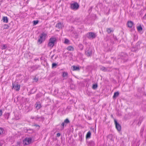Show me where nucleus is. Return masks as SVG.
Returning <instances> with one entry per match:
<instances>
[{
    "label": "nucleus",
    "mask_w": 146,
    "mask_h": 146,
    "mask_svg": "<svg viewBox=\"0 0 146 146\" xmlns=\"http://www.w3.org/2000/svg\"><path fill=\"white\" fill-rule=\"evenodd\" d=\"M92 53L91 49L90 48H89L86 52V54L87 56H91L92 55Z\"/></svg>",
    "instance_id": "nucleus-9"
},
{
    "label": "nucleus",
    "mask_w": 146,
    "mask_h": 146,
    "mask_svg": "<svg viewBox=\"0 0 146 146\" xmlns=\"http://www.w3.org/2000/svg\"><path fill=\"white\" fill-rule=\"evenodd\" d=\"M106 31L108 33H110L112 31V30L110 28L107 29Z\"/></svg>",
    "instance_id": "nucleus-21"
},
{
    "label": "nucleus",
    "mask_w": 146,
    "mask_h": 146,
    "mask_svg": "<svg viewBox=\"0 0 146 146\" xmlns=\"http://www.w3.org/2000/svg\"><path fill=\"white\" fill-rule=\"evenodd\" d=\"M2 144H1L0 143V146H2Z\"/></svg>",
    "instance_id": "nucleus-34"
},
{
    "label": "nucleus",
    "mask_w": 146,
    "mask_h": 146,
    "mask_svg": "<svg viewBox=\"0 0 146 146\" xmlns=\"http://www.w3.org/2000/svg\"><path fill=\"white\" fill-rule=\"evenodd\" d=\"M67 49L69 51H73L74 48L72 46H70L67 48Z\"/></svg>",
    "instance_id": "nucleus-19"
},
{
    "label": "nucleus",
    "mask_w": 146,
    "mask_h": 146,
    "mask_svg": "<svg viewBox=\"0 0 146 146\" xmlns=\"http://www.w3.org/2000/svg\"><path fill=\"white\" fill-rule=\"evenodd\" d=\"M69 40L67 39H65L64 41V43L66 44H68L69 43Z\"/></svg>",
    "instance_id": "nucleus-22"
},
{
    "label": "nucleus",
    "mask_w": 146,
    "mask_h": 146,
    "mask_svg": "<svg viewBox=\"0 0 146 146\" xmlns=\"http://www.w3.org/2000/svg\"><path fill=\"white\" fill-rule=\"evenodd\" d=\"M80 70V68L79 67L76 66H73V70Z\"/></svg>",
    "instance_id": "nucleus-16"
},
{
    "label": "nucleus",
    "mask_w": 146,
    "mask_h": 146,
    "mask_svg": "<svg viewBox=\"0 0 146 146\" xmlns=\"http://www.w3.org/2000/svg\"><path fill=\"white\" fill-rule=\"evenodd\" d=\"M80 138H82V136L81 137H80Z\"/></svg>",
    "instance_id": "nucleus-35"
},
{
    "label": "nucleus",
    "mask_w": 146,
    "mask_h": 146,
    "mask_svg": "<svg viewBox=\"0 0 146 146\" xmlns=\"http://www.w3.org/2000/svg\"><path fill=\"white\" fill-rule=\"evenodd\" d=\"M56 40V39L55 37H51L50 38L49 40V42L48 44V46L51 48H52L54 45Z\"/></svg>",
    "instance_id": "nucleus-1"
},
{
    "label": "nucleus",
    "mask_w": 146,
    "mask_h": 146,
    "mask_svg": "<svg viewBox=\"0 0 146 146\" xmlns=\"http://www.w3.org/2000/svg\"><path fill=\"white\" fill-rule=\"evenodd\" d=\"M13 88L15 90L18 91L19 90L20 87V85L18 84H15L13 83L12 84Z\"/></svg>",
    "instance_id": "nucleus-7"
},
{
    "label": "nucleus",
    "mask_w": 146,
    "mask_h": 146,
    "mask_svg": "<svg viewBox=\"0 0 146 146\" xmlns=\"http://www.w3.org/2000/svg\"><path fill=\"white\" fill-rule=\"evenodd\" d=\"M32 142V138L31 137H27L23 141V143L24 145H29Z\"/></svg>",
    "instance_id": "nucleus-3"
},
{
    "label": "nucleus",
    "mask_w": 146,
    "mask_h": 146,
    "mask_svg": "<svg viewBox=\"0 0 146 146\" xmlns=\"http://www.w3.org/2000/svg\"><path fill=\"white\" fill-rule=\"evenodd\" d=\"M111 117H113V115H111Z\"/></svg>",
    "instance_id": "nucleus-36"
},
{
    "label": "nucleus",
    "mask_w": 146,
    "mask_h": 146,
    "mask_svg": "<svg viewBox=\"0 0 146 146\" xmlns=\"http://www.w3.org/2000/svg\"><path fill=\"white\" fill-rule=\"evenodd\" d=\"M114 121L116 128L118 131H120L121 129V125L118 123L117 122L116 119H114Z\"/></svg>",
    "instance_id": "nucleus-6"
},
{
    "label": "nucleus",
    "mask_w": 146,
    "mask_h": 146,
    "mask_svg": "<svg viewBox=\"0 0 146 146\" xmlns=\"http://www.w3.org/2000/svg\"><path fill=\"white\" fill-rule=\"evenodd\" d=\"M137 30L138 31H142L143 29L142 27L141 26V25H140L139 26H138L137 27Z\"/></svg>",
    "instance_id": "nucleus-20"
},
{
    "label": "nucleus",
    "mask_w": 146,
    "mask_h": 146,
    "mask_svg": "<svg viewBox=\"0 0 146 146\" xmlns=\"http://www.w3.org/2000/svg\"><path fill=\"white\" fill-rule=\"evenodd\" d=\"M16 119H19V118H17Z\"/></svg>",
    "instance_id": "nucleus-37"
},
{
    "label": "nucleus",
    "mask_w": 146,
    "mask_h": 146,
    "mask_svg": "<svg viewBox=\"0 0 146 146\" xmlns=\"http://www.w3.org/2000/svg\"><path fill=\"white\" fill-rule=\"evenodd\" d=\"M70 121L69 119L67 118L64 121L63 123H62L61 124V125L62 126V129H64V126L65 125L68 124L70 123Z\"/></svg>",
    "instance_id": "nucleus-8"
},
{
    "label": "nucleus",
    "mask_w": 146,
    "mask_h": 146,
    "mask_svg": "<svg viewBox=\"0 0 146 146\" xmlns=\"http://www.w3.org/2000/svg\"><path fill=\"white\" fill-rule=\"evenodd\" d=\"M68 75V73L66 72H64L63 73V77H65L66 76Z\"/></svg>",
    "instance_id": "nucleus-25"
},
{
    "label": "nucleus",
    "mask_w": 146,
    "mask_h": 146,
    "mask_svg": "<svg viewBox=\"0 0 146 146\" xmlns=\"http://www.w3.org/2000/svg\"><path fill=\"white\" fill-rule=\"evenodd\" d=\"M87 37L89 39H93L95 38L96 36V35L93 32L88 33L87 34Z\"/></svg>",
    "instance_id": "nucleus-4"
},
{
    "label": "nucleus",
    "mask_w": 146,
    "mask_h": 146,
    "mask_svg": "<svg viewBox=\"0 0 146 146\" xmlns=\"http://www.w3.org/2000/svg\"><path fill=\"white\" fill-rule=\"evenodd\" d=\"M119 95V93L118 92H115L113 96V99L115 98L116 97H117Z\"/></svg>",
    "instance_id": "nucleus-15"
},
{
    "label": "nucleus",
    "mask_w": 146,
    "mask_h": 146,
    "mask_svg": "<svg viewBox=\"0 0 146 146\" xmlns=\"http://www.w3.org/2000/svg\"><path fill=\"white\" fill-rule=\"evenodd\" d=\"M63 27V24H62L61 23H58L56 25V27L58 29L62 28Z\"/></svg>",
    "instance_id": "nucleus-11"
},
{
    "label": "nucleus",
    "mask_w": 146,
    "mask_h": 146,
    "mask_svg": "<svg viewBox=\"0 0 146 146\" xmlns=\"http://www.w3.org/2000/svg\"><path fill=\"white\" fill-rule=\"evenodd\" d=\"M5 133L4 129L2 128H0V135L3 134Z\"/></svg>",
    "instance_id": "nucleus-17"
},
{
    "label": "nucleus",
    "mask_w": 146,
    "mask_h": 146,
    "mask_svg": "<svg viewBox=\"0 0 146 146\" xmlns=\"http://www.w3.org/2000/svg\"><path fill=\"white\" fill-rule=\"evenodd\" d=\"M91 135V132L90 131H89L86 135V138H88L90 137Z\"/></svg>",
    "instance_id": "nucleus-18"
},
{
    "label": "nucleus",
    "mask_w": 146,
    "mask_h": 146,
    "mask_svg": "<svg viewBox=\"0 0 146 146\" xmlns=\"http://www.w3.org/2000/svg\"><path fill=\"white\" fill-rule=\"evenodd\" d=\"M57 137H59L60 136V134L59 133H58L56 134Z\"/></svg>",
    "instance_id": "nucleus-30"
},
{
    "label": "nucleus",
    "mask_w": 146,
    "mask_h": 146,
    "mask_svg": "<svg viewBox=\"0 0 146 146\" xmlns=\"http://www.w3.org/2000/svg\"><path fill=\"white\" fill-rule=\"evenodd\" d=\"M33 23L34 25H36L37 24L38 22V21H33Z\"/></svg>",
    "instance_id": "nucleus-28"
},
{
    "label": "nucleus",
    "mask_w": 146,
    "mask_h": 146,
    "mask_svg": "<svg viewBox=\"0 0 146 146\" xmlns=\"http://www.w3.org/2000/svg\"><path fill=\"white\" fill-rule=\"evenodd\" d=\"M34 79L36 82L38 80V79L37 78H34Z\"/></svg>",
    "instance_id": "nucleus-32"
},
{
    "label": "nucleus",
    "mask_w": 146,
    "mask_h": 146,
    "mask_svg": "<svg viewBox=\"0 0 146 146\" xmlns=\"http://www.w3.org/2000/svg\"><path fill=\"white\" fill-rule=\"evenodd\" d=\"M3 22L7 23L8 21V19L7 17H3Z\"/></svg>",
    "instance_id": "nucleus-14"
},
{
    "label": "nucleus",
    "mask_w": 146,
    "mask_h": 146,
    "mask_svg": "<svg viewBox=\"0 0 146 146\" xmlns=\"http://www.w3.org/2000/svg\"><path fill=\"white\" fill-rule=\"evenodd\" d=\"M128 27L130 28H131L132 27L133 25V22L131 21H129L127 23Z\"/></svg>",
    "instance_id": "nucleus-12"
},
{
    "label": "nucleus",
    "mask_w": 146,
    "mask_h": 146,
    "mask_svg": "<svg viewBox=\"0 0 146 146\" xmlns=\"http://www.w3.org/2000/svg\"><path fill=\"white\" fill-rule=\"evenodd\" d=\"M9 28V26L7 25H5L4 29H8Z\"/></svg>",
    "instance_id": "nucleus-26"
},
{
    "label": "nucleus",
    "mask_w": 146,
    "mask_h": 146,
    "mask_svg": "<svg viewBox=\"0 0 146 146\" xmlns=\"http://www.w3.org/2000/svg\"><path fill=\"white\" fill-rule=\"evenodd\" d=\"M108 69V68H106L104 66H102L100 68V70L104 72L109 71Z\"/></svg>",
    "instance_id": "nucleus-13"
},
{
    "label": "nucleus",
    "mask_w": 146,
    "mask_h": 146,
    "mask_svg": "<svg viewBox=\"0 0 146 146\" xmlns=\"http://www.w3.org/2000/svg\"><path fill=\"white\" fill-rule=\"evenodd\" d=\"M2 114V110H0V116H1Z\"/></svg>",
    "instance_id": "nucleus-29"
},
{
    "label": "nucleus",
    "mask_w": 146,
    "mask_h": 146,
    "mask_svg": "<svg viewBox=\"0 0 146 146\" xmlns=\"http://www.w3.org/2000/svg\"><path fill=\"white\" fill-rule=\"evenodd\" d=\"M36 108L37 110L40 109L41 107L40 103L39 102H36L35 104Z\"/></svg>",
    "instance_id": "nucleus-10"
},
{
    "label": "nucleus",
    "mask_w": 146,
    "mask_h": 146,
    "mask_svg": "<svg viewBox=\"0 0 146 146\" xmlns=\"http://www.w3.org/2000/svg\"><path fill=\"white\" fill-rule=\"evenodd\" d=\"M112 135L110 134L108 136V138L110 140H111L112 139Z\"/></svg>",
    "instance_id": "nucleus-23"
},
{
    "label": "nucleus",
    "mask_w": 146,
    "mask_h": 146,
    "mask_svg": "<svg viewBox=\"0 0 146 146\" xmlns=\"http://www.w3.org/2000/svg\"><path fill=\"white\" fill-rule=\"evenodd\" d=\"M57 65V64L55 63H53L52 64V68H53Z\"/></svg>",
    "instance_id": "nucleus-27"
},
{
    "label": "nucleus",
    "mask_w": 146,
    "mask_h": 146,
    "mask_svg": "<svg viewBox=\"0 0 146 146\" xmlns=\"http://www.w3.org/2000/svg\"><path fill=\"white\" fill-rule=\"evenodd\" d=\"M97 87V85L96 84H93L92 86V88L94 89H96Z\"/></svg>",
    "instance_id": "nucleus-24"
},
{
    "label": "nucleus",
    "mask_w": 146,
    "mask_h": 146,
    "mask_svg": "<svg viewBox=\"0 0 146 146\" xmlns=\"http://www.w3.org/2000/svg\"><path fill=\"white\" fill-rule=\"evenodd\" d=\"M47 36V34L44 33H42L39 35L40 38L38 39V42L40 43L41 44L42 42L44 41L46 38Z\"/></svg>",
    "instance_id": "nucleus-2"
},
{
    "label": "nucleus",
    "mask_w": 146,
    "mask_h": 146,
    "mask_svg": "<svg viewBox=\"0 0 146 146\" xmlns=\"http://www.w3.org/2000/svg\"><path fill=\"white\" fill-rule=\"evenodd\" d=\"M34 126H39V125H34Z\"/></svg>",
    "instance_id": "nucleus-33"
},
{
    "label": "nucleus",
    "mask_w": 146,
    "mask_h": 146,
    "mask_svg": "<svg viewBox=\"0 0 146 146\" xmlns=\"http://www.w3.org/2000/svg\"><path fill=\"white\" fill-rule=\"evenodd\" d=\"M6 48V47L5 46V45H3V49H5Z\"/></svg>",
    "instance_id": "nucleus-31"
},
{
    "label": "nucleus",
    "mask_w": 146,
    "mask_h": 146,
    "mask_svg": "<svg viewBox=\"0 0 146 146\" xmlns=\"http://www.w3.org/2000/svg\"><path fill=\"white\" fill-rule=\"evenodd\" d=\"M79 7V5L76 2L71 4L70 5L71 9L75 10L78 9Z\"/></svg>",
    "instance_id": "nucleus-5"
}]
</instances>
